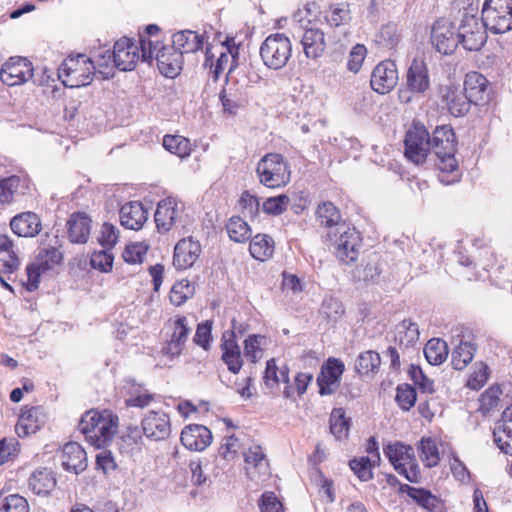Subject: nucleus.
Listing matches in <instances>:
<instances>
[{
	"mask_svg": "<svg viewBox=\"0 0 512 512\" xmlns=\"http://www.w3.org/2000/svg\"><path fill=\"white\" fill-rule=\"evenodd\" d=\"M424 355L431 365L442 364L448 356L446 342L439 338L430 339L424 347Z\"/></svg>",
	"mask_w": 512,
	"mask_h": 512,
	"instance_id": "44",
	"label": "nucleus"
},
{
	"mask_svg": "<svg viewBox=\"0 0 512 512\" xmlns=\"http://www.w3.org/2000/svg\"><path fill=\"white\" fill-rule=\"evenodd\" d=\"M431 41L438 52L447 55L452 53L458 46V34H455L451 22L446 19H440L432 27Z\"/></svg>",
	"mask_w": 512,
	"mask_h": 512,
	"instance_id": "18",
	"label": "nucleus"
},
{
	"mask_svg": "<svg viewBox=\"0 0 512 512\" xmlns=\"http://www.w3.org/2000/svg\"><path fill=\"white\" fill-rule=\"evenodd\" d=\"M201 253V246L192 237L181 239L174 248L173 264L177 269L193 266Z\"/></svg>",
	"mask_w": 512,
	"mask_h": 512,
	"instance_id": "23",
	"label": "nucleus"
},
{
	"mask_svg": "<svg viewBox=\"0 0 512 512\" xmlns=\"http://www.w3.org/2000/svg\"><path fill=\"white\" fill-rule=\"evenodd\" d=\"M153 41L140 36L138 43L133 39L122 37L116 41L113 49V63L121 71H131L139 59L151 63L153 60Z\"/></svg>",
	"mask_w": 512,
	"mask_h": 512,
	"instance_id": "2",
	"label": "nucleus"
},
{
	"mask_svg": "<svg viewBox=\"0 0 512 512\" xmlns=\"http://www.w3.org/2000/svg\"><path fill=\"white\" fill-rule=\"evenodd\" d=\"M256 173L259 182L267 188L276 189L286 186L291 180L288 161L278 153H268L257 164Z\"/></svg>",
	"mask_w": 512,
	"mask_h": 512,
	"instance_id": "3",
	"label": "nucleus"
},
{
	"mask_svg": "<svg viewBox=\"0 0 512 512\" xmlns=\"http://www.w3.org/2000/svg\"><path fill=\"white\" fill-rule=\"evenodd\" d=\"M179 208L175 199L167 198L160 201L155 212V222L159 231L167 232L176 223Z\"/></svg>",
	"mask_w": 512,
	"mask_h": 512,
	"instance_id": "33",
	"label": "nucleus"
},
{
	"mask_svg": "<svg viewBox=\"0 0 512 512\" xmlns=\"http://www.w3.org/2000/svg\"><path fill=\"white\" fill-rule=\"evenodd\" d=\"M268 345V340L260 334L249 335L244 340V354L253 363L263 357V352Z\"/></svg>",
	"mask_w": 512,
	"mask_h": 512,
	"instance_id": "45",
	"label": "nucleus"
},
{
	"mask_svg": "<svg viewBox=\"0 0 512 512\" xmlns=\"http://www.w3.org/2000/svg\"><path fill=\"white\" fill-rule=\"evenodd\" d=\"M96 73L92 58L84 54L70 56L64 60L59 69V77L65 86L79 88L89 85Z\"/></svg>",
	"mask_w": 512,
	"mask_h": 512,
	"instance_id": "4",
	"label": "nucleus"
},
{
	"mask_svg": "<svg viewBox=\"0 0 512 512\" xmlns=\"http://www.w3.org/2000/svg\"><path fill=\"white\" fill-rule=\"evenodd\" d=\"M290 204L287 195L281 194L276 197L267 198L262 205V209L266 214L279 215L282 214Z\"/></svg>",
	"mask_w": 512,
	"mask_h": 512,
	"instance_id": "58",
	"label": "nucleus"
},
{
	"mask_svg": "<svg viewBox=\"0 0 512 512\" xmlns=\"http://www.w3.org/2000/svg\"><path fill=\"white\" fill-rule=\"evenodd\" d=\"M118 237L119 230L117 227L105 222L101 227L98 241L104 248L110 249L117 243Z\"/></svg>",
	"mask_w": 512,
	"mask_h": 512,
	"instance_id": "64",
	"label": "nucleus"
},
{
	"mask_svg": "<svg viewBox=\"0 0 512 512\" xmlns=\"http://www.w3.org/2000/svg\"><path fill=\"white\" fill-rule=\"evenodd\" d=\"M114 257L109 250L95 251L90 258V264L101 272H109L113 266Z\"/></svg>",
	"mask_w": 512,
	"mask_h": 512,
	"instance_id": "61",
	"label": "nucleus"
},
{
	"mask_svg": "<svg viewBox=\"0 0 512 512\" xmlns=\"http://www.w3.org/2000/svg\"><path fill=\"white\" fill-rule=\"evenodd\" d=\"M309 12L310 10L308 8L298 10V12L294 14V20L305 28L301 43L306 57L316 59L324 52L326 43L324 33L320 29L306 28L305 17Z\"/></svg>",
	"mask_w": 512,
	"mask_h": 512,
	"instance_id": "14",
	"label": "nucleus"
},
{
	"mask_svg": "<svg viewBox=\"0 0 512 512\" xmlns=\"http://www.w3.org/2000/svg\"><path fill=\"white\" fill-rule=\"evenodd\" d=\"M404 145L406 158L417 165L423 164L431 149V140L426 128L413 124L406 133Z\"/></svg>",
	"mask_w": 512,
	"mask_h": 512,
	"instance_id": "11",
	"label": "nucleus"
},
{
	"mask_svg": "<svg viewBox=\"0 0 512 512\" xmlns=\"http://www.w3.org/2000/svg\"><path fill=\"white\" fill-rule=\"evenodd\" d=\"M121 225L129 230H140L148 219V212L138 201L124 204L119 211Z\"/></svg>",
	"mask_w": 512,
	"mask_h": 512,
	"instance_id": "25",
	"label": "nucleus"
},
{
	"mask_svg": "<svg viewBox=\"0 0 512 512\" xmlns=\"http://www.w3.org/2000/svg\"><path fill=\"white\" fill-rule=\"evenodd\" d=\"M406 86L412 93L420 95L430 88L429 70L424 59L413 58L406 72Z\"/></svg>",
	"mask_w": 512,
	"mask_h": 512,
	"instance_id": "20",
	"label": "nucleus"
},
{
	"mask_svg": "<svg viewBox=\"0 0 512 512\" xmlns=\"http://www.w3.org/2000/svg\"><path fill=\"white\" fill-rule=\"evenodd\" d=\"M487 88L488 81L482 74L470 72L465 77L462 90L473 103L478 104L485 100Z\"/></svg>",
	"mask_w": 512,
	"mask_h": 512,
	"instance_id": "35",
	"label": "nucleus"
},
{
	"mask_svg": "<svg viewBox=\"0 0 512 512\" xmlns=\"http://www.w3.org/2000/svg\"><path fill=\"white\" fill-rule=\"evenodd\" d=\"M68 238L72 243L83 244L88 241L91 219L85 213H73L67 221Z\"/></svg>",
	"mask_w": 512,
	"mask_h": 512,
	"instance_id": "34",
	"label": "nucleus"
},
{
	"mask_svg": "<svg viewBox=\"0 0 512 512\" xmlns=\"http://www.w3.org/2000/svg\"><path fill=\"white\" fill-rule=\"evenodd\" d=\"M316 219L320 225L325 227H339L341 224V214L338 208L330 201L318 205L316 210Z\"/></svg>",
	"mask_w": 512,
	"mask_h": 512,
	"instance_id": "42",
	"label": "nucleus"
},
{
	"mask_svg": "<svg viewBox=\"0 0 512 512\" xmlns=\"http://www.w3.org/2000/svg\"><path fill=\"white\" fill-rule=\"evenodd\" d=\"M376 465H379L376 462H372L370 460V457H360V458H354L350 460L349 467L351 470L357 475V477L361 481H369L373 478V472L372 469Z\"/></svg>",
	"mask_w": 512,
	"mask_h": 512,
	"instance_id": "51",
	"label": "nucleus"
},
{
	"mask_svg": "<svg viewBox=\"0 0 512 512\" xmlns=\"http://www.w3.org/2000/svg\"><path fill=\"white\" fill-rule=\"evenodd\" d=\"M431 148L437 156V167L442 172H453L458 167L455 158L456 142L453 129L439 126L433 132Z\"/></svg>",
	"mask_w": 512,
	"mask_h": 512,
	"instance_id": "7",
	"label": "nucleus"
},
{
	"mask_svg": "<svg viewBox=\"0 0 512 512\" xmlns=\"http://www.w3.org/2000/svg\"><path fill=\"white\" fill-rule=\"evenodd\" d=\"M419 458L427 468L435 467L440 462L439 443L435 438L422 437L417 443Z\"/></svg>",
	"mask_w": 512,
	"mask_h": 512,
	"instance_id": "38",
	"label": "nucleus"
},
{
	"mask_svg": "<svg viewBox=\"0 0 512 512\" xmlns=\"http://www.w3.org/2000/svg\"><path fill=\"white\" fill-rule=\"evenodd\" d=\"M399 494H407L409 498H411L415 503H417L421 508L427 510L428 512H440L442 508V503L433 495L429 490L424 488H416L412 487L408 484H400L398 488Z\"/></svg>",
	"mask_w": 512,
	"mask_h": 512,
	"instance_id": "27",
	"label": "nucleus"
},
{
	"mask_svg": "<svg viewBox=\"0 0 512 512\" xmlns=\"http://www.w3.org/2000/svg\"><path fill=\"white\" fill-rule=\"evenodd\" d=\"M334 252L339 261L345 264L354 263L361 246L360 234L355 228L342 224L336 228L333 239Z\"/></svg>",
	"mask_w": 512,
	"mask_h": 512,
	"instance_id": "10",
	"label": "nucleus"
},
{
	"mask_svg": "<svg viewBox=\"0 0 512 512\" xmlns=\"http://www.w3.org/2000/svg\"><path fill=\"white\" fill-rule=\"evenodd\" d=\"M46 417L41 407H31L20 415L15 430L19 437L36 433L45 423Z\"/></svg>",
	"mask_w": 512,
	"mask_h": 512,
	"instance_id": "28",
	"label": "nucleus"
},
{
	"mask_svg": "<svg viewBox=\"0 0 512 512\" xmlns=\"http://www.w3.org/2000/svg\"><path fill=\"white\" fill-rule=\"evenodd\" d=\"M226 229L230 239L238 243H243L251 237L249 225L238 216L229 219Z\"/></svg>",
	"mask_w": 512,
	"mask_h": 512,
	"instance_id": "49",
	"label": "nucleus"
},
{
	"mask_svg": "<svg viewBox=\"0 0 512 512\" xmlns=\"http://www.w3.org/2000/svg\"><path fill=\"white\" fill-rule=\"evenodd\" d=\"M249 251L253 258L259 261H265L274 253V241L268 235L258 234L252 238Z\"/></svg>",
	"mask_w": 512,
	"mask_h": 512,
	"instance_id": "41",
	"label": "nucleus"
},
{
	"mask_svg": "<svg viewBox=\"0 0 512 512\" xmlns=\"http://www.w3.org/2000/svg\"><path fill=\"white\" fill-rule=\"evenodd\" d=\"M31 191V182L26 175H12L0 180V204L11 203L16 196Z\"/></svg>",
	"mask_w": 512,
	"mask_h": 512,
	"instance_id": "22",
	"label": "nucleus"
},
{
	"mask_svg": "<svg viewBox=\"0 0 512 512\" xmlns=\"http://www.w3.org/2000/svg\"><path fill=\"white\" fill-rule=\"evenodd\" d=\"M476 348L470 342H460L452 352L451 363L456 370H463L473 359Z\"/></svg>",
	"mask_w": 512,
	"mask_h": 512,
	"instance_id": "46",
	"label": "nucleus"
},
{
	"mask_svg": "<svg viewBox=\"0 0 512 512\" xmlns=\"http://www.w3.org/2000/svg\"><path fill=\"white\" fill-rule=\"evenodd\" d=\"M96 66V73L100 74L102 78L109 79L114 74L113 52L110 49L102 48L94 54L92 59Z\"/></svg>",
	"mask_w": 512,
	"mask_h": 512,
	"instance_id": "48",
	"label": "nucleus"
},
{
	"mask_svg": "<svg viewBox=\"0 0 512 512\" xmlns=\"http://www.w3.org/2000/svg\"><path fill=\"white\" fill-rule=\"evenodd\" d=\"M259 54L266 67L279 70L285 67L291 58L292 43L285 34L274 33L262 42Z\"/></svg>",
	"mask_w": 512,
	"mask_h": 512,
	"instance_id": "6",
	"label": "nucleus"
},
{
	"mask_svg": "<svg viewBox=\"0 0 512 512\" xmlns=\"http://www.w3.org/2000/svg\"><path fill=\"white\" fill-rule=\"evenodd\" d=\"M384 455L389 459L394 469L411 483H418L421 479L420 467L417 463L414 449L401 442L389 444L383 449Z\"/></svg>",
	"mask_w": 512,
	"mask_h": 512,
	"instance_id": "5",
	"label": "nucleus"
},
{
	"mask_svg": "<svg viewBox=\"0 0 512 512\" xmlns=\"http://www.w3.org/2000/svg\"><path fill=\"white\" fill-rule=\"evenodd\" d=\"M381 364L380 356L375 351H366L361 353L356 362V370L359 374L367 375L375 372Z\"/></svg>",
	"mask_w": 512,
	"mask_h": 512,
	"instance_id": "52",
	"label": "nucleus"
},
{
	"mask_svg": "<svg viewBox=\"0 0 512 512\" xmlns=\"http://www.w3.org/2000/svg\"><path fill=\"white\" fill-rule=\"evenodd\" d=\"M181 443L191 451H202L212 442L211 431L198 424L186 426L181 433Z\"/></svg>",
	"mask_w": 512,
	"mask_h": 512,
	"instance_id": "24",
	"label": "nucleus"
},
{
	"mask_svg": "<svg viewBox=\"0 0 512 512\" xmlns=\"http://www.w3.org/2000/svg\"><path fill=\"white\" fill-rule=\"evenodd\" d=\"M233 331L226 337L223 335L222 348V359L228 367V370L234 374H237L243 365L240 347L235 339L236 322L232 321Z\"/></svg>",
	"mask_w": 512,
	"mask_h": 512,
	"instance_id": "26",
	"label": "nucleus"
},
{
	"mask_svg": "<svg viewBox=\"0 0 512 512\" xmlns=\"http://www.w3.org/2000/svg\"><path fill=\"white\" fill-rule=\"evenodd\" d=\"M141 425L144 435L154 441L167 439L171 433L170 418L163 411H149Z\"/></svg>",
	"mask_w": 512,
	"mask_h": 512,
	"instance_id": "19",
	"label": "nucleus"
},
{
	"mask_svg": "<svg viewBox=\"0 0 512 512\" xmlns=\"http://www.w3.org/2000/svg\"><path fill=\"white\" fill-rule=\"evenodd\" d=\"M167 329L168 338L162 346V357L159 361L161 366H167L169 362L182 353L192 330L185 316H178L175 320L169 321Z\"/></svg>",
	"mask_w": 512,
	"mask_h": 512,
	"instance_id": "8",
	"label": "nucleus"
},
{
	"mask_svg": "<svg viewBox=\"0 0 512 512\" xmlns=\"http://www.w3.org/2000/svg\"><path fill=\"white\" fill-rule=\"evenodd\" d=\"M153 59L156 60L160 73L166 77L174 78L177 76L183 64V57L173 46H161L159 41L153 42Z\"/></svg>",
	"mask_w": 512,
	"mask_h": 512,
	"instance_id": "15",
	"label": "nucleus"
},
{
	"mask_svg": "<svg viewBox=\"0 0 512 512\" xmlns=\"http://www.w3.org/2000/svg\"><path fill=\"white\" fill-rule=\"evenodd\" d=\"M193 287L188 280L176 282L170 291V301L175 306L185 303L193 295Z\"/></svg>",
	"mask_w": 512,
	"mask_h": 512,
	"instance_id": "54",
	"label": "nucleus"
},
{
	"mask_svg": "<svg viewBox=\"0 0 512 512\" xmlns=\"http://www.w3.org/2000/svg\"><path fill=\"white\" fill-rule=\"evenodd\" d=\"M397 66L392 60L378 63L372 71L370 85L378 94L389 93L398 83Z\"/></svg>",
	"mask_w": 512,
	"mask_h": 512,
	"instance_id": "16",
	"label": "nucleus"
},
{
	"mask_svg": "<svg viewBox=\"0 0 512 512\" xmlns=\"http://www.w3.org/2000/svg\"><path fill=\"white\" fill-rule=\"evenodd\" d=\"M326 20L330 26L338 27L349 23L351 20V12L349 4L340 3L330 7V11L326 15Z\"/></svg>",
	"mask_w": 512,
	"mask_h": 512,
	"instance_id": "53",
	"label": "nucleus"
},
{
	"mask_svg": "<svg viewBox=\"0 0 512 512\" xmlns=\"http://www.w3.org/2000/svg\"><path fill=\"white\" fill-rule=\"evenodd\" d=\"M344 372V364L335 358H330L322 366L317 378L319 392L321 395L332 394L338 387L340 377Z\"/></svg>",
	"mask_w": 512,
	"mask_h": 512,
	"instance_id": "21",
	"label": "nucleus"
},
{
	"mask_svg": "<svg viewBox=\"0 0 512 512\" xmlns=\"http://www.w3.org/2000/svg\"><path fill=\"white\" fill-rule=\"evenodd\" d=\"M163 147L180 158L187 157L191 153L190 140L181 135H165Z\"/></svg>",
	"mask_w": 512,
	"mask_h": 512,
	"instance_id": "47",
	"label": "nucleus"
},
{
	"mask_svg": "<svg viewBox=\"0 0 512 512\" xmlns=\"http://www.w3.org/2000/svg\"><path fill=\"white\" fill-rule=\"evenodd\" d=\"M62 466L65 470L79 474L87 467L85 450L76 442L65 444L61 455Z\"/></svg>",
	"mask_w": 512,
	"mask_h": 512,
	"instance_id": "30",
	"label": "nucleus"
},
{
	"mask_svg": "<svg viewBox=\"0 0 512 512\" xmlns=\"http://www.w3.org/2000/svg\"><path fill=\"white\" fill-rule=\"evenodd\" d=\"M118 424V416L112 411L90 410L82 416L79 429L91 445L101 448L114 438Z\"/></svg>",
	"mask_w": 512,
	"mask_h": 512,
	"instance_id": "1",
	"label": "nucleus"
},
{
	"mask_svg": "<svg viewBox=\"0 0 512 512\" xmlns=\"http://www.w3.org/2000/svg\"><path fill=\"white\" fill-rule=\"evenodd\" d=\"M486 28L494 34H502L512 29V0H486L482 7V17Z\"/></svg>",
	"mask_w": 512,
	"mask_h": 512,
	"instance_id": "9",
	"label": "nucleus"
},
{
	"mask_svg": "<svg viewBox=\"0 0 512 512\" xmlns=\"http://www.w3.org/2000/svg\"><path fill=\"white\" fill-rule=\"evenodd\" d=\"M61 260L62 254L58 249L54 247L42 249L38 253L35 261L26 268L27 290L30 292L35 291L39 287L41 274L59 264Z\"/></svg>",
	"mask_w": 512,
	"mask_h": 512,
	"instance_id": "13",
	"label": "nucleus"
},
{
	"mask_svg": "<svg viewBox=\"0 0 512 512\" xmlns=\"http://www.w3.org/2000/svg\"><path fill=\"white\" fill-rule=\"evenodd\" d=\"M0 512H29V504L26 498L11 494L1 501Z\"/></svg>",
	"mask_w": 512,
	"mask_h": 512,
	"instance_id": "55",
	"label": "nucleus"
},
{
	"mask_svg": "<svg viewBox=\"0 0 512 512\" xmlns=\"http://www.w3.org/2000/svg\"><path fill=\"white\" fill-rule=\"evenodd\" d=\"M494 441L505 454L512 455V431L495 425L493 430Z\"/></svg>",
	"mask_w": 512,
	"mask_h": 512,
	"instance_id": "60",
	"label": "nucleus"
},
{
	"mask_svg": "<svg viewBox=\"0 0 512 512\" xmlns=\"http://www.w3.org/2000/svg\"><path fill=\"white\" fill-rule=\"evenodd\" d=\"M32 76V63L21 57L10 58L0 70V80L8 86L23 84L30 80Z\"/></svg>",
	"mask_w": 512,
	"mask_h": 512,
	"instance_id": "17",
	"label": "nucleus"
},
{
	"mask_svg": "<svg viewBox=\"0 0 512 512\" xmlns=\"http://www.w3.org/2000/svg\"><path fill=\"white\" fill-rule=\"evenodd\" d=\"M330 431L338 440L347 438L349 432V421L345 417L342 408H335L330 415Z\"/></svg>",
	"mask_w": 512,
	"mask_h": 512,
	"instance_id": "50",
	"label": "nucleus"
},
{
	"mask_svg": "<svg viewBox=\"0 0 512 512\" xmlns=\"http://www.w3.org/2000/svg\"><path fill=\"white\" fill-rule=\"evenodd\" d=\"M147 249L148 246L144 243H131L127 245L123 251V259L126 263L129 264L142 263Z\"/></svg>",
	"mask_w": 512,
	"mask_h": 512,
	"instance_id": "59",
	"label": "nucleus"
},
{
	"mask_svg": "<svg viewBox=\"0 0 512 512\" xmlns=\"http://www.w3.org/2000/svg\"><path fill=\"white\" fill-rule=\"evenodd\" d=\"M486 26L474 15H465L458 28V44L468 51H478L485 44Z\"/></svg>",
	"mask_w": 512,
	"mask_h": 512,
	"instance_id": "12",
	"label": "nucleus"
},
{
	"mask_svg": "<svg viewBox=\"0 0 512 512\" xmlns=\"http://www.w3.org/2000/svg\"><path fill=\"white\" fill-rule=\"evenodd\" d=\"M56 480L48 469L33 472L29 478V488L37 495H47L55 487Z\"/></svg>",
	"mask_w": 512,
	"mask_h": 512,
	"instance_id": "39",
	"label": "nucleus"
},
{
	"mask_svg": "<svg viewBox=\"0 0 512 512\" xmlns=\"http://www.w3.org/2000/svg\"><path fill=\"white\" fill-rule=\"evenodd\" d=\"M206 42L204 35L192 30H182L172 36V46L181 53L182 57L184 53L199 51Z\"/></svg>",
	"mask_w": 512,
	"mask_h": 512,
	"instance_id": "31",
	"label": "nucleus"
},
{
	"mask_svg": "<svg viewBox=\"0 0 512 512\" xmlns=\"http://www.w3.org/2000/svg\"><path fill=\"white\" fill-rule=\"evenodd\" d=\"M446 105L453 116L465 115L473 103L459 87H450L445 95Z\"/></svg>",
	"mask_w": 512,
	"mask_h": 512,
	"instance_id": "37",
	"label": "nucleus"
},
{
	"mask_svg": "<svg viewBox=\"0 0 512 512\" xmlns=\"http://www.w3.org/2000/svg\"><path fill=\"white\" fill-rule=\"evenodd\" d=\"M258 506L261 512H284L282 502L271 491H266L261 495Z\"/></svg>",
	"mask_w": 512,
	"mask_h": 512,
	"instance_id": "63",
	"label": "nucleus"
},
{
	"mask_svg": "<svg viewBox=\"0 0 512 512\" xmlns=\"http://www.w3.org/2000/svg\"><path fill=\"white\" fill-rule=\"evenodd\" d=\"M416 391L410 385H400L397 388L396 401L404 411L410 410L416 402Z\"/></svg>",
	"mask_w": 512,
	"mask_h": 512,
	"instance_id": "62",
	"label": "nucleus"
},
{
	"mask_svg": "<svg viewBox=\"0 0 512 512\" xmlns=\"http://www.w3.org/2000/svg\"><path fill=\"white\" fill-rule=\"evenodd\" d=\"M246 474L255 479L268 473V461L260 445L253 444L244 451Z\"/></svg>",
	"mask_w": 512,
	"mask_h": 512,
	"instance_id": "29",
	"label": "nucleus"
},
{
	"mask_svg": "<svg viewBox=\"0 0 512 512\" xmlns=\"http://www.w3.org/2000/svg\"><path fill=\"white\" fill-rule=\"evenodd\" d=\"M242 447L240 439L235 435H227L222 439L219 447V454L225 460H233L237 457L238 451Z\"/></svg>",
	"mask_w": 512,
	"mask_h": 512,
	"instance_id": "56",
	"label": "nucleus"
},
{
	"mask_svg": "<svg viewBox=\"0 0 512 512\" xmlns=\"http://www.w3.org/2000/svg\"><path fill=\"white\" fill-rule=\"evenodd\" d=\"M488 377V366L483 362H478L474 365V370L468 378L467 386L473 390H479L486 384Z\"/></svg>",
	"mask_w": 512,
	"mask_h": 512,
	"instance_id": "57",
	"label": "nucleus"
},
{
	"mask_svg": "<svg viewBox=\"0 0 512 512\" xmlns=\"http://www.w3.org/2000/svg\"><path fill=\"white\" fill-rule=\"evenodd\" d=\"M213 49V46L207 45L205 52L204 67H209L210 72L213 74V79L217 80L228 66L230 60L228 53H230L233 58L234 55L232 54V51L228 47H225L223 44H221L220 47H218L219 51L217 60L216 62H214L215 53L213 52Z\"/></svg>",
	"mask_w": 512,
	"mask_h": 512,
	"instance_id": "36",
	"label": "nucleus"
},
{
	"mask_svg": "<svg viewBox=\"0 0 512 512\" xmlns=\"http://www.w3.org/2000/svg\"><path fill=\"white\" fill-rule=\"evenodd\" d=\"M395 340L400 346H414L419 340L418 326L410 320H403L396 327Z\"/></svg>",
	"mask_w": 512,
	"mask_h": 512,
	"instance_id": "43",
	"label": "nucleus"
},
{
	"mask_svg": "<svg viewBox=\"0 0 512 512\" xmlns=\"http://www.w3.org/2000/svg\"><path fill=\"white\" fill-rule=\"evenodd\" d=\"M12 231L21 237H34L41 231L39 216L33 212H23L14 216L10 222Z\"/></svg>",
	"mask_w": 512,
	"mask_h": 512,
	"instance_id": "32",
	"label": "nucleus"
},
{
	"mask_svg": "<svg viewBox=\"0 0 512 512\" xmlns=\"http://www.w3.org/2000/svg\"><path fill=\"white\" fill-rule=\"evenodd\" d=\"M264 381L268 387H276L280 383L289 381V369L285 363L278 365L274 358L267 361L264 373Z\"/></svg>",
	"mask_w": 512,
	"mask_h": 512,
	"instance_id": "40",
	"label": "nucleus"
}]
</instances>
